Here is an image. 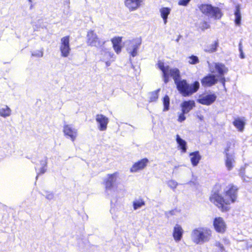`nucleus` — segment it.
Returning a JSON list of instances; mask_svg holds the SVG:
<instances>
[{
    "label": "nucleus",
    "instance_id": "f257e3e1",
    "mask_svg": "<svg viewBox=\"0 0 252 252\" xmlns=\"http://www.w3.org/2000/svg\"><path fill=\"white\" fill-rule=\"evenodd\" d=\"M221 189V184H215L209 200L221 212L225 213L229 211L231 205L237 201L239 188L233 183L228 184L225 186L223 194L220 192Z\"/></svg>",
    "mask_w": 252,
    "mask_h": 252
},
{
    "label": "nucleus",
    "instance_id": "f03ea898",
    "mask_svg": "<svg viewBox=\"0 0 252 252\" xmlns=\"http://www.w3.org/2000/svg\"><path fill=\"white\" fill-rule=\"evenodd\" d=\"M157 66L162 72L164 83H168L170 77H172L176 85L177 89L183 96H189L199 89L200 84L198 81H196L189 84L186 79H180L181 73L178 68H171L169 65L165 66L164 63L160 61H158Z\"/></svg>",
    "mask_w": 252,
    "mask_h": 252
},
{
    "label": "nucleus",
    "instance_id": "7ed1b4c3",
    "mask_svg": "<svg viewBox=\"0 0 252 252\" xmlns=\"http://www.w3.org/2000/svg\"><path fill=\"white\" fill-rule=\"evenodd\" d=\"M211 236V230L206 227L195 228L192 230L191 233L192 241L196 244L208 241Z\"/></svg>",
    "mask_w": 252,
    "mask_h": 252
},
{
    "label": "nucleus",
    "instance_id": "20e7f679",
    "mask_svg": "<svg viewBox=\"0 0 252 252\" xmlns=\"http://www.w3.org/2000/svg\"><path fill=\"white\" fill-rule=\"evenodd\" d=\"M200 11L204 15L211 16L216 19H220L223 15V13L218 7L213 6L210 4L202 3L198 5Z\"/></svg>",
    "mask_w": 252,
    "mask_h": 252
},
{
    "label": "nucleus",
    "instance_id": "39448f33",
    "mask_svg": "<svg viewBox=\"0 0 252 252\" xmlns=\"http://www.w3.org/2000/svg\"><path fill=\"white\" fill-rule=\"evenodd\" d=\"M86 43L88 46L96 48L102 47L105 41L101 40L94 30H89L86 35Z\"/></svg>",
    "mask_w": 252,
    "mask_h": 252
},
{
    "label": "nucleus",
    "instance_id": "423d86ee",
    "mask_svg": "<svg viewBox=\"0 0 252 252\" xmlns=\"http://www.w3.org/2000/svg\"><path fill=\"white\" fill-rule=\"evenodd\" d=\"M69 35L63 36L61 39L60 50L62 57H67L70 54L71 48L69 44Z\"/></svg>",
    "mask_w": 252,
    "mask_h": 252
},
{
    "label": "nucleus",
    "instance_id": "0eeeda50",
    "mask_svg": "<svg viewBox=\"0 0 252 252\" xmlns=\"http://www.w3.org/2000/svg\"><path fill=\"white\" fill-rule=\"evenodd\" d=\"M213 226L216 232L223 233L226 230V225L222 218L216 217L213 220Z\"/></svg>",
    "mask_w": 252,
    "mask_h": 252
},
{
    "label": "nucleus",
    "instance_id": "6e6552de",
    "mask_svg": "<svg viewBox=\"0 0 252 252\" xmlns=\"http://www.w3.org/2000/svg\"><path fill=\"white\" fill-rule=\"evenodd\" d=\"M218 82L216 76L212 74H208L201 79L202 86L204 87H211L215 85Z\"/></svg>",
    "mask_w": 252,
    "mask_h": 252
},
{
    "label": "nucleus",
    "instance_id": "1a4fd4ad",
    "mask_svg": "<svg viewBox=\"0 0 252 252\" xmlns=\"http://www.w3.org/2000/svg\"><path fill=\"white\" fill-rule=\"evenodd\" d=\"M216 99L217 95L215 94H209L205 95H200L197 101L201 104L208 106L213 104Z\"/></svg>",
    "mask_w": 252,
    "mask_h": 252
},
{
    "label": "nucleus",
    "instance_id": "9d476101",
    "mask_svg": "<svg viewBox=\"0 0 252 252\" xmlns=\"http://www.w3.org/2000/svg\"><path fill=\"white\" fill-rule=\"evenodd\" d=\"M95 121L98 124L99 130L104 131L106 130L109 123V119L104 115L99 114L95 116Z\"/></svg>",
    "mask_w": 252,
    "mask_h": 252
},
{
    "label": "nucleus",
    "instance_id": "9b49d317",
    "mask_svg": "<svg viewBox=\"0 0 252 252\" xmlns=\"http://www.w3.org/2000/svg\"><path fill=\"white\" fill-rule=\"evenodd\" d=\"M149 160L147 158H143L135 162L130 169L132 173L137 172L144 169L147 165Z\"/></svg>",
    "mask_w": 252,
    "mask_h": 252
},
{
    "label": "nucleus",
    "instance_id": "f8f14e48",
    "mask_svg": "<svg viewBox=\"0 0 252 252\" xmlns=\"http://www.w3.org/2000/svg\"><path fill=\"white\" fill-rule=\"evenodd\" d=\"M63 132L65 136L70 138L74 141L77 137V130L73 128L70 125H64L63 128Z\"/></svg>",
    "mask_w": 252,
    "mask_h": 252
},
{
    "label": "nucleus",
    "instance_id": "ddd939ff",
    "mask_svg": "<svg viewBox=\"0 0 252 252\" xmlns=\"http://www.w3.org/2000/svg\"><path fill=\"white\" fill-rule=\"evenodd\" d=\"M143 0H124L125 6L129 11H133L139 8Z\"/></svg>",
    "mask_w": 252,
    "mask_h": 252
},
{
    "label": "nucleus",
    "instance_id": "4468645a",
    "mask_svg": "<svg viewBox=\"0 0 252 252\" xmlns=\"http://www.w3.org/2000/svg\"><path fill=\"white\" fill-rule=\"evenodd\" d=\"M118 174V173L117 172L113 174H108L107 178L104 180L105 187L106 189H110L113 187L114 184L117 180Z\"/></svg>",
    "mask_w": 252,
    "mask_h": 252
},
{
    "label": "nucleus",
    "instance_id": "2eb2a0df",
    "mask_svg": "<svg viewBox=\"0 0 252 252\" xmlns=\"http://www.w3.org/2000/svg\"><path fill=\"white\" fill-rule=\"evenodd\" d=\"M184 230L182 226L179 224H176L173 230L172 236L176 242L180 241L183 237Z\"/></svg>",
    "mask_w": 252,
    "mask_h": 252
},
{
    "label": "nucleus",
    "instance_id": "dca6fc26",
    "mask_svg": "<svg viewBox=\"0 0 252 252\" xmlns=\"http://www.w3.org/2000/svg\"><path fill=\"white\" fill-rule=\"evenodd\" d=\"M190 160L193 166H196L201 159V156L198 151H196L189 154Z\"/></svg>",
    "mask_w": 252,
    "mask_h": 252
},
{
    "label": "nucleus",
    "instance_id": "f3484780",
    "mask_svg": "<svg viewBox=\"0 0 252 252\" xmlns=\"http://www.w3.org/2000/svg\"><path fill=\"white\" fill-rule=\"evenodd\" d=\"M195 104L194 100H189L188 101H184L181 105L182 111L189 113L194 107Z\"/></svg>",
    "mask_w": 252,
    "mask_h": 252
},
{
    "label": "nucleus",
    "instance_id": "a211bd4d",
    "mask_svg": "<svg viewBox=\"0 0 252 252\" xmlns=\"http://www.w3.org/2000/svg\"><path fill=\"white\" fill-rule=\"evenodd\" d=\"M111 42L113 44V48L117 54H119L122 50V37H115L111 39Z\"/></svg>",
    "mask_w": 252,
    "mask_h": 252
},
{
    "label": "nucleus",
    "instance_id": "6ab92c4d",
    "mask_svg": "<svg viewBox=\"0 0 252 252\" xmlns=\"http://www.w3.org/2000/svg\"><path fill=\"white\" fill-rule=\"evenodd\" d=\"M233 125L239 131L242 132L243 131L245 125V120L244 118H235L233 122Z\"/></svg>",
    "mask_w": 252,
    "mask_h": 252
},
{
    "label": "nucleus",
    "instance_id": "aec40b11",
    "mask_svg": "<svg viewBox=\"0 0 252 252\" xmlns=\"http://www.w3.org/2000/svg\"><path fill=\"white\" fill-rule=\"evenodd\" d=\"M176 140L178 145V148L181 150L182 153H186L187 146L186 141L182 139L178 134L176 136Z\"/></svg>",
    "mask_w": 252,
    "mask_h": 252
},
{
    "label": "nucleus",
    "instance_id": "412c9836",
    "mask_svg": "<svg viewBox=\"0 0 252 252\" xmlns=\"http://www.w3.org/2000/svg\"><path fill=\"white\" fill-rule=\"evenodd\" d=\"M226 157L225 160V164L228 170H230L233 167V163L235 162L234 157L233 154L225 156Z\"/></svg>",
    "mask_w": 252,
    "mask_h": 252
},
{
    "label": "nucleus",
    "instance_id": "4be33fe9",
    "mask_svg": "<svg viewBox=\"0 0 252 252\" xmlns=\"http://www.w3.org/2000/svg\"><path fill=\"white\" fill-rule=\"evenodd\" d=\"M219 43L218 40L215 41L212 44L206 46L204 51L208 53H212L217 51Z\"/></svg>",
    "mask_w": 252,
    "mask_h": 252
},
{
    "label": "nucleus",
    "instance_id": "5701e85b",
    "mask_svg": "<svg viewBox=\"0 0 252 252\" xmlns=\"http://www.w3.org/2000/svg\"><path fill=\"white\" fill-rule=\"evenodd\" d=\"M215 67L220 77L223 76L228 71L227 68L222 63H216Z\"/></svg>",
    "mask_w": 252,
    "mask_h": 252
},
{
    "label": "nucleus",
    "instance_id": "b1692460",
    "mask_svg": "<svg viewBox=\"0 0 252 252\" xmlns=\"http://www.w3.org/2000/svg\"><path fill=\"white\" fill-rule=\"evenodd\" d=\"M235 20L234 22L237 26H239L241 24V15L240 13V6L238 4L235 6V9L234 11Z\"/></svg>",
    "mask_w": 252,
    "mask_h": 252
},
{
    "label": "nucleus",
    "instance_id": "393cba45",
    "mask_svg": "<svg viewBox=\"0 0 252 252\" xmlns=\"http://www.w3.org/2000/svg\"><path fill=\"white\" fill-rule=\"evenodd\" d=\"M236 142L235 141H228L226 143V146L224 149V154L225 156L231 155L229 151L234 149L235 147Z\"/></svg>",
    "mask_w": 252,
    "mask_h": 252
},
{
    "label": "nucleus",
    "instance_id": "a878e982",
    "mask_svg": "<svg viewBox=\"0 0 252 252\" xmlns=\"http://www.w3.org/2000/svg\"><path fill=\"white\" fill-rule=\"evenodd\" d=\"M160 12L161 16L163 18L164 22L165 24L167 22V19L170 13V9L168 7H163L161 8Z\"/></svg>",
    "mask_w": 252,
    "mask_h": 252
},
{
    "label": "nucleus",
    "instance_id": "bb28decb",
    "mask_svg": "<svg viewBox=\"0 0 252 252\" xmlns=\"http://www.w3.org/2000/svg\"><path fill=\"white\" fill-rule=\"evenodd\" d=\"M11 112L10 109L7 106H5L4 108L0 109V116L4 118L9 116Z\"/></svg>",
    "mask_w": 252,
    "mask_h": 252
},
{
    "label": "nucleus",
    "instance_id": "cd10ccee",
    "mask_svg": "<svg viewBox=\"0 0 252 252\" xmlns=\"http://www.w3.org/2000/svg\"><path fill=\"white\" fill-rule=\"evenodd\" d=\"M162 102L163 104V111H166L169 109L170 105V98L167 95H164L162 99Z\"/></svg>",
    "mask_w": 252,
    "mask_h": 252
},
{
    "label": "nucleus",
    "instance_id": "c85d7f7f",
    "mask_svg": "<svg viewBox=\"0 0 252 252\" xmlns=\"http://www.w3.org/2000/svg\"><path fill=\"white\" fill-rule=\"evenodd\" d=\"M145 205V202L142 198H140L133 202V207L134 210H136Z\"/></svg>",
    "mask_w": 252,
    "mask_h": 252
},
{
    "label": "nucleus",
    "instance_id": "c756f323",
    "mask_svg": "<svg viewBox=\"0 0 252 252\" xmlns=\"http://www.w3.org/2000/svg\"><path fill=\"white\" fill-rule=\"evenodd\" d=\"M160 89H158L155 91L152 92L150 94V96L149 98L150 102H155L156 101L158 98V92H159Z\"/></svg>",
    "mask_w": 252,
    "mask_h": 252
},
{
    "label": "nucleus",
    "instance_id": "7c9ffc66",
    "mask_svg": "<svg viewBox=\"0 0 252 252\" xmlns=\"http://www.w3.org/2000/svg\"><path fill=\"white\" fill-rule=\"evenodd\" d=\"M188 63L190 64H195L199 63V61L198 58L194 55H191L189 58Z\"/></svg>",
    "mask_w": 252,
    "mask_h": 252
},
{
    "label": "nucleus",
    "instance_id": "2f4dec72",
    "mask_svg": "<svg viewBox=\"0 0 252 252\" xmlns=\"http://www.w3.org/2000/svg\"><path fill=\"white\" fill-rule=\"evenodd\" d=\"M210 26L209 24L207 22L205 21H203L202 22H201L200 24V29L204 31L205 30H207L209 28H210Z\"/></svg>",
    "mask_w": 252,
    "mask_h": 252
},
{
    "label": "nucleus",
    "instance_id": "473e14b6",
    "mask_svg": "<svg viewBox=\"0 0 252 252\" xmlns=\"http://www.w3.org/2000/svg\"><path fill=\"white\" fill-rule=\"evenodd\" d=\"M32 56L35 57H42L43 55V52L42 50H37L34 51L32 54Z\"/></svg>",
    "mask_w": 252,
    "mask_h": 252
},
{
    "label": "nucleus",
    "instance_id": "72a5a7b5",
    "mask_svg": "<svg viewBox=\"0 0 252 252\" xmlns=\"http://www.w3.org/2000/svg\"><path fill=\"white\" fill-rule=\"evenodd\" d=\"M215 246L217 247L220 250V252H224L225 251V249L223 247V245L222 244H221L220 242H216L215 244Z\"/></svg>",
    "mask_w": 252,
    "mask_h": 252
},
{
    "label": "nucleus",
    "instance_id": "f704fd0d",
    "mask_svg": "<svg viewBox=\"0 0 252 252\" xmlns=\"http://www.w3.org/2000/svg\"><path fill=\"white\" fill-rule=\"evenodd\" d=\"M187 113L182 111V112L179 115L178 121L179 122H182L186 120V117L185 114Z\"/></svg>",
    "mask_w": 252,
    "mask_h": 252
},
{
    "label": "nucleus",
    "instance_id": "c9c22d12",
    "mask_svg": "<svg viewBox=\"0 0 252 252\" xmlns=\"http://www.w3.org/2000/svg\"><path fill=\"white\" fill-rule=\"evenodd\" d=\"M239 50L240 52V57L241 59H244L245 58L244 54L243 51V46L242 42H240L239 43Z\"/></svg>",
    "mask_w": 252,
    "mask_h": 252
},
{
    "label": "nucleus",
    "instance_id": "e433bc0d",
    "mask_svg": "<svg viewBox=\"0 0 252 252\" xmlns=\"http://www.w3.org/2000/svg\"><path fill=\"white\" fill-rule=\"evenodd\" d=\"M104 56H106L108 59H111L113 58L114 54L111 52L106 50L104 51Z\"/></svg>",
    "mask_w": 252,
    "mask_h": 252
},
{
    "label": "nucleus",
    "instance_id": "4c0bfd02",
    "mask_svg": "<svg viewBox=\"0 0 252 252\" xmlns=\"http://www.w3.org/2000/svg\"><path fill=\"white\" fill-rule=\"evenodd\" d=\"M168 185L171 188L175 189L177 187L178 184L174 181L170 180L168 182Z\"/></svg>",
    "mask_w": 252,
    "mask_h": 252
},
{
    "label": "nucleus",
    "instance_id": "58836bf2",
    "mask_svg": "<svg viewBox=\"0 0 252 252\" xmlns=\"http://www.w3.org/2000/svg\"><path fill=\"white\" fill-rule=\"evenodd\" d=\"M191 0H179L178 4L181 6H187Z\"/></svg>",
    "mask_w": 252,
    "mask_h": 252
},
{
    "label": "nucleus",
    "instance_id": "ea45409f",
    "mask_svg": "<svg viewBox=\"0 0 252 252\" xmlns=\"http://www.w3.org/2000/svg\"><path fill=\"white\" fill-rule=\"evenodd\" d=\"M138 47L136 45H134L133 47L132 50L130 52V55L132 57H135L137 55V51Z\"/></svg>",
    "mask_w": 252,
    "mask_h": 252
},
{
    "label": "nucleus",
    "instance_id": "a19ab883",
    "mask_svg": "<svg viewBox=\"0 0 252 252\" xmlns=\"http://www.w3.org/2000/svg\"><path fill=\"white\" fill-rule=\"evenodd\" d=\"M220 82L223 85H224L225 84V78L224 77H220Z\"/></svg>",
    "mask_w": 252,
    "mask_h": 252
},
{
    "label": "nucleus",
    "instance_id": "79ce46f5",
    "mask_svg": "<svg viewBox=\"0 0 252 252\" xmlns=\"http://www.w3.org/2000/svg\"><path fill=\"white\" fill-rule=\"evenodd\" d=\"M46 171V168H45V167H42L40 168V173L41 174H43Z\"/></svg>",
    "mask_w": 252,
    "mask_h": 252
},
{
    "label": "nucleus",
    "instance_id": "37998d69",
    "mask_svg": "<svg viewBox=\"0 0 252 252\" xmlns=\"http://www.w3.org/2000/svg\"><path fill=\"white\" fill-rule=\"evenodd\" d=\"M111 62L112 61H106L105 62L106 66H109L110 65Z\"/></svg>",
    "mask_w": 252,
    "mask_h": 252
},
{
    "label": "nucleus",
    "instance_id": "c03bdc74",
    "mask_svg": "<svg viewBox=\"0 0 252 252\" xmlns=\"http://www.w3.org/2000/svg\"><path fill=\"white\" fill-rule=\"evenodd\" d=\"M244 174V169H241L240 170V175L243 177Z\"/></svg>",
    "mask_w": 252,
    "mask_h": 252
},
{
    "label": "nucleus",
    "instance_id": "a18cd8bd",
    "mask_svg": "<svg viewBox=\"0 0 252 252\" xmlns=\"http://www.w3.org/2000/svg\"><path fill=\"white\" fill-rule=\"evenodd\" d=\"M172 212H173V211H170V213H171L172 215L173 214Z\"/></svg>",
    "mask_w": 252,
    "mask_h": 252
},
{
    "label": "nucleus",
    "instance_id": "49530a36",
    "mask_svg": "<svg viewBox=\"0 0 252 252\" xmlns=\"http://www.w3.org/2000/svg\"><path fill=\"white\" fill-rule=\"evenodd\" d=\"M179 38H177V39H176V41L178 42V41H179Z\"/></svg>",
    "mask_w": 252,
    "mask_h": 252
},
{
    "label": "nucleus",
    "instance_id": "de8ad7c7",
    "mask_svg": "<svg viewBox=\"0 0 252 252\" xmlns=\"http://www.w3.org/2000/svg\"><path fill=\"white\" fill-rule=\"evenodd\" d=\"M30 2H32V0H29Z\"/></svg>",
    "mask_w": 252,
    "mask_h": 252
}]
</instances>
